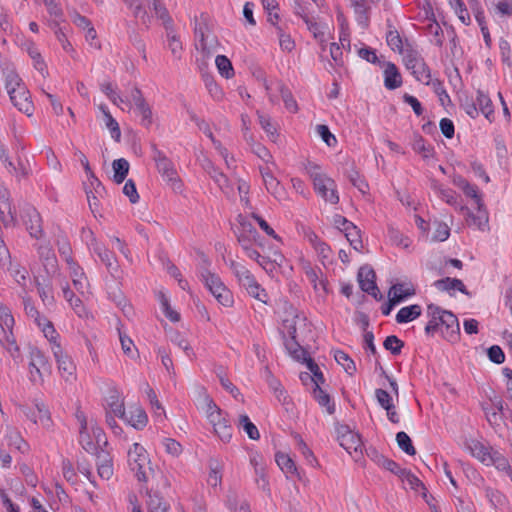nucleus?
<instances>
[{
	"label": "nucleus",
	"mask_w": 512,
	"mask_h": 512,
	"mask_svg": "<svg viewBox=\"0 0 512 512\" xmlns=\"http://www.w3.org/2000/svg\"><path fill=\"white\" fill-rule=\"evenodd\" d=\"M98 110L101 113V119L105 124V127L109 130L111 137L118 141L121 137V131L118 122L113 118L106 105L99 104Z\"/></svg>",
	"instance_id": "obj_29"
},
{
	"label": "nucleus",
	"mask_w": 512,
	"mask_h": 512,
	"mask_svg": "<svg viewBox=\"0 0 512 512\" xmlns=\"http://www.w3.org/2000/svg\"><path fill=\"white\" fill-rule=\"evenodd\" d=\"M119 338H120V343H121V348H122L123 353L130 359H133V360L137 359L138 351H137V348H136L134 342L132 341V339L124 334H120Z\"/></svg>",
	"instance_id": "obj_60"
},
{
	"label": "nucleus",
	"mask_w": 512,
	"mask_h": 512,
	"mask_svg": "<svg viewBox=\"0 0 512 512\" xmlns=\"http://www.w3.org/2000/svg\"><path fill=\"white\" fill-rule=\"evenodd\" d=\"M275 458L277 465L282 470V472L285 473L287 478L296 477L298 479H301V474L298 471V468L294 460L291 458L289 454L284 452H278L276 453Z\"/></svg>",
	"instance_id": "obj_25"
},
{
	"label": "nucleus",
	"mask_w": 512,
	"mask_h": 512,
	"mask_svg": "<svg viewBox=\"0 0 512 512\" xmlns=\"http://www.w3.org/2000/svg\"><path fill=\"white\" fill-rule=\"evenodd\" d=\"M113 168V179L117 184L122 183L129 171V163L126 159L120 158L116 159L112 163Z\"/></svg>",
	"instance_id": "obj_48"
},
{
	"label": "nucleus",
	"mask_w": 512,
	"mask_h": 512,
	"mask_svg": "<svg viewBox=\"0 0 512 512\" xmlns=\"http://www.w3.org/2000/svg\"><path fill=\"white\" fill-rule=\"evenodd\" d=\"M230 268L232 269L233 273L237 277L238 281L242 286L246 285L247 283H250L252 279H254L251 272L241 263L236 261L230 262Z\"/></svg>",
	"instance_id": "obj_49"
},
{
	"label": "nucleus",
	"mask_w": 512,
	"mask_h": 512,
	"mask_svg": "<svg viewBox=\"0 0 512 512\" xmlns=\"http://www.w3.org/2000/svg\"><path fill=\"white\" fill-rule=\"evenodd\" d=\"M4 442L8 447L14 448L22 453L28 448L27 443L23 440L20 433L13 428L7 429Z\"/></svg>",
	"instance_id": "obj_35"
},
{
	"label": "nucleus",
	"mask_w": 512,
	"mask_h": 512,
	"mask_svg": "<svg viewBox=\"0 0 512 512\" xmlns=\"http://www.w3.org/2000/svg\"><path fill=\"white\" fill-rule=\"evenodd\" d=\"M42 325L38 326L41 331L43 332L44 336L47 338V340L50 342L51 347L55 344H60L57 340L59 338L58 333L54 329L53 324L47 320L46 318H41Z\"/></svg>",
	"instance_id": "obj_57"
},
{
	"label": "nucleus",
	"mask_w": 512,
	"mask_h": 512,
	"mask_svg": "<svg viewBox=\"0 0 512 512\" xmlns=\"http://www.w3.org/2000/svg\"><path fill=\"white\" fill-rule=\"evenodd\" d=\"M276 167L263 165L259 167L263 185L277 201L283 203L289 200L288 193L281 182L275 177L274 169Z\"/></svg>",
	"instance_id": "obj_9"
},
{
	"label": "nucleus",
	"mask_w": 512,
	"mask_h": 512,
	"mask_svg": "<svg viewBox=\"0 0 512 512\" xmlns=\"http://www.w3.org/2000/svg\"><path fill=\"white\" fill-rule=\"evenodd\" d=\"M305 325L304 318L296 315L293 311L287 313L286 318L283 319V332L287 334L290 339L297 338V332Z\"/></svg>",
	"instance_id": "obj_27"
},
{
	"label": "nucleus",
	"mask_w": 512,
	"mask_h": 512,
	"mask_svg": "<svg viewBox=\"0 0 512 512\" xmlns=\"http://www.w3.org/2000/svg\"><path fill=\"white\" fill-rule=\"evenodd\" d=\"M492 14L497 18L512 17V0H500L492 7Z\"/></svg>",
	"instance_id": "obj_55"
},
{
	"label": "nucleus",
	"mask_w": 512,
	"mask_h": 512,
	"mask_svg": "<svg viewBox=\"0 0 512 512\" xmlns=\"http://www.w3.org/2000/svg\"><path fill=\"white\" fill-rule=\"evenodd\" d=\"M223 464L217 459L209 460V473L207 483L212 488L221 486L222 483Z\"/></svg>",
	"instance_id": "obj_33"
},
{
	"label": "nucleus",
	"mask_w": 512,
	"mask_h": 512,
	"mask_svg": "<svg viewBox=\"0 0 512 512\" xmlns=\"http://www.w3.org/2000/svg\"><path fill=\"white\" fill-rule=\"evenodd\" d=\"M120 419L136 430L144 429L148 423V416L145 410L138 404L130 405L128 412L125 411L124 416Z\"/></svg>",
	"instance_id": "obj_20"
},
{
	"label": "nucleus",
	"mask_w": 512,
	"mask_h": 512,
	"mask_svg": "<svg viewBox=\"0 0 512 512\" xmlns=\"http://www.w3.org/2000/svg\"><path fill=\"white\" fill-rule=\"evenodd\" d=\"M15 170L6 169L7 172L16 177L17 179L26 178L31 173V164L28 159L18 158L17 163H14Z\"/></svg>",
	"instance_id": "obj_52"
},
{
	"label": "nucleus",
	"mask_w": 512,
	"mask_h": 512,
	"mask_svg": "<svg viewBox=\"0 0 512 512\" xmlns=\"http://www.w3.org/2000/svg\"><path fill=\"white\" fill-rule=\"evenodd\" d=\"M13 105L18 108L19 111L30 116L33 112V104L30 100L29 92L26 87H20L16 91V98L11 99Z\"/></svg>",
	"instance_id": "obj_32"
},
{
	"label": "nucleus",
	"mask_w": 512,
	"mask_h": 512,
	"mask_svg": "<svg viewBox=\"0 0 512 512\" xmlns=\"http://www.w3.org/2000/svg\"><path fill=\"white\" fill-rule=\"evenodd\" d=\"M238 221L241 226L238 241L246 256L255 260L267 272L272 271L275 265L282 267L285 262L284 256L276 250L268 257L262 256L256 247L263 248L264 244L256 230L245 217L239 216Z\"/></svg>",
	"instance_id": "obj_1"
},
{
	"label": "nucleus",
	"mask_w": 512,
	"mask_h": 512,
	"mask_svg": "<svg viewBox=\"0 0 512 512\" xmlns=\"http://www.w3.org/2000/svg\"><path fill=\"white\" fill-rule=\"evenodd\" d=\"M476 103L480 112L485 116V118H487L489 121H492L494 117V109L489 96L481 91H478Z\"/></svg>",
	"instance_id": "obj_43"
},
{
	"label": "nucleus",
	"mask_w": 512,
	"mask_h": 512,
	"mask_svg": "<svg viewBox=\"0 0 512 512\" xmlns=\"http://www.w3.org/2000/svg\"><path fill=\"white\" fill-rule=\"evenodd\" d=\"M5 87L10 96V99H15L17 89L25 86L19 76L14 71L10 70L5 74Z\"/></svg>",
	"instance_id": "obj_41"
},
{
	"label": "nucleus",
	"mask_w": 512,
	"mask_h": 512,
	"mask_svg": "<svg viewBox=\"0 0 512 512\" xmlns=\"http://www.w3.org/2000/svg\"><path fill=\"white\" fill-rule=\"evenodd\" d=\"M26 216L27 219L25 220V223L30 235L36 239H39L42 236L41 219L39 213L34 209H30Z\"/></svg>",
	"instance_id": "obj_34"
},
{
	"label": "nucleus",
	"mask_w": 512,
	"mask_h": 512,
	"mask_svg": "<svg viewBox=\"0 0 512 512\" xmlns=\"http://www.w3.org/2000/svg\"><path fill=\"white\" fill-rule=\"evenodd\" d=\"M158 300L160 302L161 309L165 316L172 322H178L180 320V315L171 307L169 303V298L167 297L166 293L160 291L158 293Z\"/></svg>",
	"instance_id": "obj_53"
},
{
	"label": "nucleus",
	"mask_w": 512,
	"mask_h": 512,
	"mask_svg": "<svg viewBox=\"0 0 512 512\" xmlns=\"http://www.w3.org/2000/svg\"><path fill=\"white\" fill-rule=\"evenodd\" d=\"M93 250L106 265L108 271L115 276L118 272V265L113 254L101 245H96Z\"/></svg>",
	"instance_id": "obj_37"
},
{
	"label": "nucleus",
	"mask_w": 512,
	"mask_h": 512,
	"mask_svg": "<svg viewBox=\"0 0 512 512\" xmlns=\"http://www.w3.org/2000/svg\"><path fill=\"white\" fill-rule=\"evenodd\" d=\"M214 433L216 436L224 443L230 442L232 438V428L228 424L227 419L218 425L213 427Z\"/></svg>",
	"instance_id": "obj_63"
},
{
	"label": "nucleus",
	"mask_w": 512,
	"mask_h": 512,
	"mask_svg": "<svg viewBox=\"0 0 512 512\" xmlns=\"http://www.w3.org/2000/svg\"><path fill=\"white\" fill-rule=\"evenodd\" d=\"M303 169L311 179L317 195L330 204H337L339 202L335 181L318 164L308 161L303 165Z\"/></svg>",
	"instance_id": "obj_4"
},
{
	"label": "nucleus",
	"mask_w": 512,
	"mask_h": 512,
	"mask_svg": "<svg viewBox=\"0 0 512 512\" xmlns=\"http://www.w3.org/2000/svg\"><path fill=\"white\" fill-rule=\"evenodd\" d=\"M358 282L363 291L377 297L379 291L375 284V272L370 266H363L359 269Z\"/></svg>",
	"instance_id": "obj_23"
},
{
	"label": "nucleus",
	"mask_w": 512,
	"mask_h": 512,
	"mask_svg": "<svg viewBox=\"0 0 512 512\" xmlns=\"http://www.w3.org/2000/svg\"><path fill=\"white\" fill-rule=\"evenodd\" d=\"M422 309L419 305L414 304L410 306H406L401 308L397 315H396V321L398 323H408L416 318H418L421 315Z\"/></svg>",
	"instance_id": "obj_39"
},
{
	"label": "nucleus",
	"mask_w": 512,
	"mask_h": 512,
	"mask_svg": "<svg viewBox=\"0 0 512 512\" xmlns=\"http://www.w3.org/2000/svg\"><path fill=\"white\" fill-rule=\"evenodd\" d=\"M197 408L207 419L220 410L216 403L206 394H203L198 399Z\"/></svg>",
	"instance_id": "obj_42"
},
{
	"label": "nucleus",
	"mask_w": 512,
	"mask_h": 512,
	"mask_svg": "<svg viewBox=\"0 0 512 512\" xmlns=\"http://www.w3.org/2000/svg\"><path fill=\"white\" fill-rule=\"evenodd\" d=\"M75 416L79 425L80 444L87 452L96 453L102 445L107 443L103 430L96 420L85 412L78 410Z\"/></svg>",
	"instance_id": "obj_3"
},
{
	"label": "nucleus",
	"mask_w": 512,
	"mask_h": 512,
	"mask_svg": "<svg viewBox=\"0 0 512 512\" xmlns=\"http://www.w3.org/2000/svg\"><path fill=\"white\" fill-rule=\"evenodd\" d=\"M127 457L128 465L139 481L148 482L150 479L162 476L153 468L150 457L141 444H132L127 451Z\"/></svg>",
	"instance_id": "obj_5"
},
{
	"label": "nucleus",
	"mask_w": 512,
	"mask_h": 512,
	"mask_svg": "<svg viewBox=\"0 0 512 512\" xmlns=\"http://www.w3.org/2000/svg\"><path fill=\"white\" fill-rule=\"evenodd\" d=\"M460 211L463 213L465 222L469 227L483 232L489 230V215L484 203L474 204L472 208L461 206Z\"/></svg>",
	"instance_id": "obj_11"
},
{
	"label": "nucleus",
	"mask_w": 512,
	"mask_h": 512,
	"mask_svg": "<svg viewBox=\"0 0 512 512\" xmlns=\"http://www.w3.org/2000/svg\"><path fill=\"white\" fill-rule=\"evenodd\" d=\"M427 317L429 318L425 332L430 335L440 333L449 342H456L460 336V327L457 317L450 311L441 307L429 304L427 306Z\"/></svg>",
	"instance_id": "obj_2"
},
{
	"label": "nucleus",
	"mask_w": 512,
	"mask_h": 512,
	"mask_svg": "<svg viewBox=\"0 0 512 512\" xmlns=\"http://www.w3.org/2000/svg\"><path fill=\"white\" fill-rule=\"evenodd\" d=\"M337 439L341 447H343L350 455L353 453L362 455V440L358 433L350 429L346 425H340L337 428Z\"/></svg>",
	"instance_id": "obj_13"
},
{
	"label": "nucleus",
	"mask_w": 512,
	"mask_h": 512,
	"mask_svg": "<svg viewBox=\"0 0 512 512\" xmlns=\"http://www.w3.org/2000/svg\"><path fill=\"white\" fill-rule=\"evenodd\" d=\"M36 282L38 286L39 295L43 303L46 305L52 304L54 301V297L52 294V285L50 281L43 277H37Z\"/></svg>",
	"instance_id": "obj_44"
},
{
	"label": "nucleus",
	"mask_w": 512,
	"mask_h": 512,
	"mask_svg": "<svg viewBox=\"0 0 512 512\" xmlns=\"http://www.w3.org/2000/svg\"><path fill=\"white\" fill-rule=\"evenodd\" d=\"M101 91L110 99V101L124 110L123 105H128L127 101L122 98L116 91L115 87L110 82H105L101 85Z\"/></svg>",
	"instance_id": "obj_50"
},
{
	"label": "nucleus",
	"mask_w": 512,
	"mask_h": 512,
	"mask_svg": "<svg viewBox=\"0 0 512 512\" xmlns=\"http://www.w3.org/2000/svg\"><path fill=\"white\" fill-rule=\"evenodd\" d=\"M264 87L269 101L274 104L277 102V95L280 94L286 109L291 113L298 111V105L291 92L278 80H270L264 82Z\"/></svg>",
	"instance_id": "obj_10"
},
{
	"label": "nucleus",
	"mask_w": 512,
	"mask_h": 512,
	"mask_svg": "<svg viewBox=\"0 0 512 512\" xmlns=\"http://www.w3.org/2000/svg\"><path fill=\"white\" fill-rule=\"evenodd\" d=\"M334 358L348 374L352 375L356 371L354 362L345 352L335 351Z\"/></svg>",
	"instance_id": "obj_61"
},
{
	"label": "nucleus",
	"mask_w": 512,
	"mask_h": 512,
	"mask_svg": "<svg viewBox=\"0 0 512 512\" xmlns=\"http://www.w3.org/2000/svg\"><path fill=\"white\" fill-rule=\"evenodd\" d=\"M24 414L45 430H51L53 427V421L48 408L42 402H35L31 407L23 409Z\"/></svg>",
	"instance_id": "obj_16"
},
{
	"label": "nucleus",
	"mask_w": 512,
	"mask_h": 512,
	"mask_svg": "<svg viewBox=\"0 0 512 512\" xmlns=\"http://www.w3.org/2000/svg\"><path fill=\"white\" fill-rule=\"evenodd\" d=\"M399 478L405 487H409L416 492L425 491L423 483L410 471L399 470Z\"/></svg>",
	"instance_id": "obj_46"
},
{
	"label": "nucleus",
	"mask_w": 512,
	"mask_h": 512,
	"mask_svg": "<svg viewBox=\"0 0 512 512\" xmlns=\"http://www.w3.org/2000/svg\"><path fill=\"white\" fill-rule=\"evenodd\" d=\"M387 43L392 50L397 51L403 57L409 50H412L401 34H388Z\"/></svg>",
	"instance_id": "obj_45"
},
{
	"label": "nucleus",
	"mask_w": 512,
	"mask_h": 512,
	"mask_svg": "<svg viewBox=\"0 0 512 512\" xmlns=\"http://www.w3.org/2000/svg\"><path fill=\"white\" fill-rule=\"evenodd\" d=\"M156 166L162 178L167 182V184L173 190L180 191L181 183L172 163L165 156L159 154L156 158Z\"/></svg>",
	"instance_id": "obj_18"
},
{
	"label": "nucleus",
	"mask_w": 512,
	"mask_h": 512,
	"mask_svg": "<svg viewBox=\"0 0 512 512\" xmlns=\"http://www.w3.org/2000/svg\"><path fill=\"white\" fill-rule=\"evenodd\" d=\"M215 65L222 77L230 79L234 76L233 66L231 61L226 56L217 54L215 58Z\"/></svg>",
	"instance_id": "obj_51"
},
{
	"label": "nucleus",
	"mask_w": 512,
	"mask_h": 512,
	"mask_svg": "<svg viewBox=\"0 0 512 512\" xmlns=\"http://www.w3.org/2000/svg\"><path fill=\"white\" fill-rule=\"evenodd\" d=\"M196 49L204 58H209L221 51L222 44L217 34H201L199 40L196 42Z\"/></svg>",
	"instance_id": "obj_21"
},
{
	"label": "nucleus",
	"mask_w": 512,
	"mask_h": 512,
	"mask_svg": "<svg viewBox=\"0 0 512 512\" xmlns=\"http://www.w3.org/2000/svg\"><path fill=\"white\" fill-rule=\"evenodd\" d=\"M40 258L43 266L49 276H53L57 272V260L48 244L39 246Z\"/></svg>",
	"instance_id": "obj_31"
},
{
	"label": "nucleus",
	"mask_w": 512,
	"mask_h": 512,
	"mask_svg": "<svg viewBox=\"0 0 512 512\" xmlns=\"http://www.w3.org/2000/svg\"><path fill=\"white\" fill-rule=\"evenodd\" d=\"M453 184L461 189L463 193L474 201V204H482V198L476 186L470 184L466 179L460 175H454L452 178Z\"/></svg>",
	"instance_id": "obj_28"
},
{
	"label": "nucleus",
	"mask_w": 512,
	"mask_h": 512,
	"mask_svg": "<svg viewBox=\"0 0 512 512\" xmlns=\"http://www.w3.org/2000/svg\"><path fill=\"white\" fill-rule=\"evenodd\" d=\"M14 318L10 310L0 303V343L14 344Z\"/></svg>",
	"instance_id": "obj_19"
},
{
	"label": "nucleus",
	"mask_w": 512,
	"mask_h": 512,
	"mask_svg": "<svg viewBox=\"0 0 512 512\" xmlns=\"http://www.w3.org/2000/svg\"><path fill=\"white\" fill-rule=\"evenodd\" d=\"M288 353L297 361H305L308 366V361H312L310 358L306 357L305 350L296 342L295 340H288L285 344Z\"/></svg>",
	"instance_id": "obj_54"
},
{
	"label": "nucleus",
	"mask_w": 512,
	"mask_h": 512,
	"mask_svg": "<svg viewBox=\"0 0 512 512\" xmlns=\"http://www.w3.org/2000/svg\"><path fill=\"white\" fill-rule=\"evenodd\" d=\"M107 404L110 411L117 417L121 418L124 416L125 405L124 399L119 391L112 390L109 397L107 398Z\"/></svg>",
	"instance_id": "obj_36"
},
{
	"label": "nucleus",
	"mask_w": 512,
	"mask_h": 512,
	"mask_svg": "<svg viewBox=\"0 0 512 512\" xmlns=\"http://www.w3.org/2000/svg\"><path fill=\"white\" fill-rule=\"evenodd\" d=\"M466 447L471 455L483 464L489 466L494 463V452L484 443L473 439L467 442Z\"/></svg>",
	"instance_id": "obj_22"
},
{
	"label": "nucleus",
	"mask_w": 512,
	"mask_h": 512,
	"mask_svg": "<svg viewBox=\"0 0 512 512\" xmlns=\"http://www.w3.org/2000/svg\"><path fill=\"white\" fill-rule=\"evenodd\" d=\"M383 68L385 87L390 90L400 87L402 79L397 67L391 62H387L384 64Z\"/></svg>",
	"instance_id": "obj_30"
},
{
	"label": "nucleus",
	"mask_w": 512,
	"mask_h": 512,
	"mask_svg": "<svg viewBox=\"0 0 512 512\" xmlns=\"http://www.w3.org/2000/svg\"><path fill=\"white\" fill-rule=\"evenodd\" d=\"M450 236V227L447 223L434 220L433 221V232L431 234L430 240L433 242H443L446 241Z\"/></svg>",
	"instance_id": "obj_40"
},
{
	"label": "nucleus",
	"mask_w": 512,
	"mask_h": 512,
	"mask_svg": "<svg viewBox=\"0 0 512 512\" xmlns=\"http://www.w3.org/2000/svg\"><path fill=\"white\" fill-rule=\"evenodd\" d=\"M243 287L253 298L261 301L262 303H267V294L265 290L260 287L255 278L252 279L250 283H247Z\"/></svg>",
	"instance_id": "obj_59"
},
{
	"label": "nucleus",
	"mask_w": 512,
	"mask_h": 512,
	"mask_svg": "<svg viewBox=\"0 0 512 512\" xmlns=\"http://www.w3.org/2000/svg\"><path fill=\"white\" fill-rule=\"evenodd\" d=\"M208 168L209 174L222 190V192L227 196H231L233 194V185L230 183L228 178L222 172H219L217 169H215L212 165L209 164Z\"/></svg>",
	"instance_id": "obj_38"
},
{
	"label": "nucleus",
	"mask_w": 512,
	"mask_h": 512,
	"mask_svg": "<svg viewBox=\"0 0 512 512\" xmlns=\"http://www.w3.org/2000/svg\"><path fill=\"white\" fill-rule=\"evenodd\" d=\"M292 8L293 13L303 20L307 30L323 32L331 29L329 17L312 16V4L310 2L294 0Z\"/></svg>",
	"instance_id": "obj_6"
},
{
	"label": "nucleus",
	"mask_w": 512,
	"mask_h": 512,
	"mask_svg": "<svg viewBox=\"0 0 512 512\" xmlns=\"http://www.w3.org/2000/svg\"><path fill=\"white\" fill-rule=\"evenodd\" d=\"M404 62L406 67L412 71L418 81L426 84L429 83L431 78L429 69L417 52L409 50L404 56Z\"/></svg>",
	"instance_id": "obj_17"
},
{
	"label": "nucleus",
	"mask_w": 512,
	"mask_h": 512,
	"mask_svg": "<svg viewBox=\"0 0 512 512\" xmlns=\"http://www.w3.org/2000/svg\"><path fill=\"white\" fill-rule=\"evenodd\" d=\"M259 124L267 133L268 137L275 141L277 139V125L272 121L271 117L265 114L258 113Z\"/></svg>",
	"instance_id": "obj_56"
},
{
	"label": "nucleus",
	"mask_w": 512,
	"mask_h": 512,
	"mask_svg": "<svg viewBox=\"0 0 512 512\" xmlns=\"http://www.w3.org/2000/svg\"><path fill=\"white\" fill-rule=\"evenodd\" d=\"M239 426L244 429L248 437L252 440H257L260 437L257 427L250 421L247 415L239 416Z\"/></svg>",
	"instance_id": "obj_62"
},
{
	"label": "nucleus",
	"mask_w": 512,
	"mask_h": 512,
	"mask_svg": "<svg viewBox=\"0 0 512 512\" xmlns=\"http://www.w3.org/2000/svg\"><path fill=\"white\" fill-rule=\"evenodd\" d=\"M60 251L68 264L74 288L78 293L84 296L89 292V283L82 268H80L69 256V247L63 246L60 248Z\"/></svg>",
	"instance_id": "obj_14"
},
{
	"label": "nucleus",
	"mask_w": 512,
	"mask_h": 512,
	"mask_svg": "<svg viewBox=\"0 0 512 512\" xmlns=\"http://www.w3.org/2000/svg\"><path fill=\"white\" fill-rule=\"evenodd\" d=\"M49 371L50 366L43 353L37 348H32L29 353L30 380L34 383H41Z\"/></svg>",
	"instance_id": "obj_12"
},
{
	"label": "nucleus",
	"mask_w": 512,
	"mask_h": 512,
	"mask_svg": "<svg viewBox=\"0 0 512 512\" xmlns=\"http://www.w3.org/2000/svg\"><path fill=\"white\" fill-rule=\"evenodd\" d=\"M205 286L223 306L230 307L233 304V298L230 291L221 281L220 277L210 270H204L201 273Z\"/></svg>",
	"instance_id": "obj_8"
},
{
	"label": "nucleus",
	"mask_w": 512,
	"mask_h": 512,
	"mask_svg": "<svg viewBox=\"0 0 512 512\" xmlns=\"http://www.w3.org/2000/svg\"><path fill=\"white\" fill-rule=\"evenodd\" d=\"M415 294V289L410 283H399L393 285L388 292L389 302L397 304Z\"/></svg>",
	"instance_id": "obj_24"
},
{
	"label": "nucleus",
	"mask_w": 512,
	"mask_h": 512,
	"mask_svg": "<svg viewBox=\"0 0 512 512\" xmlns=\"http://www.w3.org/2000/svg\"><path fill=\"white\" fill-rule=\"evenodd\" d=\"M52 353L55 357L58 370L63 379L72 381L75 379L76 366L70 356L63 349L61 344L52 346Z\"/></svg>",
	"instance_id": "obj_15"
},
{
	"label": "nucleus",
	"mask_w": 512,
	"mask_h": 512,
	"mask_svg": "<svg viewBox=\"0 0 512 512\" xmlns=\"http://www.w3.org/2000/svg\"><path fill=\"white\" fill-rule=\"evenodd\" d=\"M331 58L336 65L342 66L344 63V52L350 47V40L346 36H340L339 41L328 43Z\"/></svg>",
	"instance_id": "obj_26"
},
{
	"label": "nucleus",
	"mask_w": 512,
	"mask_h": 512,
	"mask_svg": "<svg viewBox=\"0 0 512 512\" xmlns=\"http://www.w3.org/2000/svg\"><path fill=\"white\" fill-rule=\"evenodd\" d=\"M148 512H167V504L158 495H149Z\"/></svg>",
	"instance_id": "obj_64"
},
{
	"label": "nucleus",
	"mask_w": 512,
	"mask_h": 512,
	"mask_svg": "<svg viewBox=\"0 0 512 512\" xmlns=\"http://www.w3.org/2000/svg\"><path fill=\"white\" fill-rule=\"evenodd\" d=\"M161 444L164 447L165 452L171 457L177 458L183 453L182 445L173 438H163Z\"/></svg>",
	"instance_id": "obj_58"
},
{
	"label": "nucleus",
	"mask_w": 512,
	"mask_h": 512,
	"mask_svg": "<svg viewBox=\"0 0 512 512\" xmlns=\"http://www.w3.org/2000/svg\"><path fill=\"white\" fill-rule=\"evenodd\" d=\"M308 370L314 374L312 395L317 403L324 409L328 414L335 412V403L331 400L330 395L321 388L320 384L324 382L322 373L319 371V367L313 361H308Z\"/></svg>",
	"instance_id": "obj_7"
},
{
	"label": "nucleus",
	"mask_w": 512,
	"mask_h": 512,
	"mask_svg": "<svg viewBox=\"0 0 512 512\" xmlns=\"http://www.w3.org/2000/svg\"><path fill=\"white\" fill-rule=\"evenodd\" d=\"M62 290H63V295H64L65 299L70 303V306L75 311V313L79 317H87L88 312L86 311L82 300L74 297L73 294L70 292L69 287L67 285L63 286Z\"/></svg>",
	"instance_id": "obj_47"
}]
</instances>
